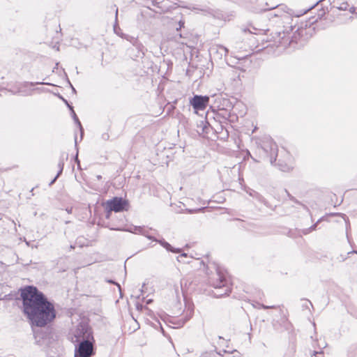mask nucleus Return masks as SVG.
Wrapping results in <instances>:
<instances>
[{
	"label": "nucleus",
	"mask_w": 357,
	"mask_h": 357,
	"mask_svg": "<svg viewBox=\"0 0 357 357\" xmlns=\"http://www.w3.org/2000/svg\"><path fill=\"white\" fill-rule=\"evenodd\" d=\"M96 178H97V179H98V181H100V180H101V179H102V176H101V175H98V176H96Z\"/></svg>",
	"instance_id": "obj_39"
},
{
	"label": "nucleus",
	"mask_w": 357,
	"mask_h": 357,
	"mask_svg": "<svg viewBox=\"0 0 357 357\" xmlns=\"http://www.w3.org/2000/svg\"><path fill=\"white\" fill-rule=\"evenodd\" d=\"M68 153H62L61 154V156H60V158H59V163H58V167H59V171L57 172V176H60L63 171V168H64V161L66 160H68Z\"/></svg>",
	"instance_id": "obj_14"
},
{
	"label": "nucleus",
	"mask_w": 357,
	"mask_h": 357,
	"mask_svg": "<svg viewBox=\"0 0 357 357\" xmlns=\"http://www.w3.org/2000/svg\"><path fill=\"white\" fill-rule=\"evenodd\" d=\"M243 31L244 32L248 31L249 33H252V31L251 30H250L249 29H243Z\"/></svg>",
	"instance_id": "obj_36"
},
{
	"label": "nucleus",
	"mask_w": 357,
	"mask_h": 357,
	"mask_svg": "<svg viewBox=\"0 0 357 357\" xmlns=\"http://www.w3.org/2000/svg\"><path fill=\"white\" fill-rule=\"evenodd\" d=\"M222 105L223 107H225L227 110H230L234 107L232 102L229 99H223Z\"/></svg>",
	"instance_id": "obj_18"
},
{
	"label": "nucleus",
	"mask_w": 357,
	"mask_h": 357,
	"mask_svg": "<svg viewBox=\"0 0 357 357\" xmlns=\"http://www.w3.org/2000/svg\"><path fill=\"white\" fill-rule=\"evenodd\" d=\"M156 243H158L162 247H163L167 252H171L173 253H180L181 252V248H176L173 247L171 244H169L167 241H166L164 238L152 240Z\"/></svg>",
	"instance_id": "obj_11"
},
{
	"label": "nucleus",
	"mask_w": 357,
	"mask_h": 357,
	"mask_svg": "<svg viewBox=\"0 0 357 357\" xmlns=\"http://www.w3.org/2000/svg\"><path fill=\"white\" fill-rule=\"evenodd\" d=\"M202 357H211V355H204V356H202Z\"/></svg>",
	"instance_id": "obj_44"
},
{
	"label": "nucleus",
	"mask_w": 357,
	"mask_h": 357,
	"mask_svg": "<svg viewBox=\"0 0 357 357\" xmlns=\"http://www.w3.org/2000/svg\"><path fill=\"white\" fill-rule=\"evenodd\" d=\"M217 279L213 282V287L215 290L224 289L223 293H213L214 297L219 298L225 295H229L231 291L229 286V281L225 274L222 273L219 268H217Z\"/></svg>",
	"instance_id": "obj_5"
},
{
	"label": "nucleus",
	"mask_w": 357,
	"mask_h": 357,
	"mask_svg": "<svg viewBox=\"0 0 357 357\" xmlns=\"http://www.w3.org/2000/svg\"><path fill=\"white\" fill-rule=\"evenodd\" d=\"M294 29L293 26H290L288 28H286L283 31V36H280V33H279V36L283 40H286L289 41L288 45L293 48H298L301 47L303 43L302 41L303 33L305 31L302 27H298L296 30L294 32L292 36H289V32L292 31Z\"/></svg>",
	"instance_id": "obj_4"
},
{
	"label": "nucleus",
	"mask_w": 357,
	"mask_h": 357,
	"mask_svg": "<svg viewBox=\"0 0 357 357\" xmlns=\"http://www.w3.org/2000/svg\"><path fill=\"white\" fill-rule=\"evenodd\" d=\"M180 256L177 257V261H179Z\"/></svg>",
	"instance_id": "obj_50"
},
{
	"label": "nucleus",
	"mask_w": 357,
	"mask_h": 357,
	"mask_svg": "<svg viewBox=\"0 0 357 357\" xmlns=\"http://www.w3.org/2000/svg\"><path fill=\"white\" fill-rule=\"evenodd\" d=\"M50 25L53 26L54 28V31L56 33L58 32V31L56 30V27L58 26V22L56 19H53L52 21L50 22Z\"/></svg>",
	"instance_id": "obj_21"
},
{
	"label": "nucleus",
	"mask_w": 357,
	"mask_h": 357,
	"mask_svg": "<svg viewBox=\"0 0 357 357\" xmlns=\"http://www.w3.org/2000/svg\"><path fill=\"white\" fill-rule=\"evenodd\" d=\"M310 232H311V231L310 229V227H308L307 229H304L302 230V233L304 235H307V234H310Z\"/></svg>",
	"instance_id": "obj_28"
},
{
	"label": "nucleus",
	"mask_w": 357,
	"mask_h": 357,
	"mask_svg": "<svg viewBox=\"0 0 357 357\" xmlns=\"http://www.w3.org/2000/svg\"><path fill=\"white\" fill-rule=\"evenodd\" d=\"M59 176H57V174L54 176V178L50 181V183H49V185L51 186L52 185H53L55 181L57 180V178H59Z\"/></svg>",
	"instance_id": "obj_30"
},
{
	"label": "nucleus",
	"mask_w": 357,
	"mask_h": 357,
	"mask_svg": "<svg viewBox=\"0 0 357 357\" xmlns=\"http://www.w3.org/2000/svg\"><path fill=\"white\" fill-rule=\"evenodd\" d=\"M350 253H356L357 254V251H352V252H348V254H350Z\"/></svg>",
	"instance_id": "obj_45"
},
{
	"label": "nucleus",
	"mask_w": 357,
	"mask_h": 357,
	"mask_svg": "<svg viewBox=\"0 0 357 357\" xmlns=\"http://www.w3.org/2000/svg\"><path fill=\"white\" fill-rule=\"evenodd\" d=\"M75 356L91 357L95 352L93 344L94 340L91 329L87 326L79 325L75 333Z\"/></svg>",
	"instance_id": "obj_2"
},
{
	"label": "nucleus",
	"mask_w": 357,
	"mask_h": 357,
	"mask_svg": "<svg viewBox=\"0 0 357 357\" xmlns=\"http://www.w3.org/2000/svg\"><path fill=\"white\" fill-rule=\"evenodd\" d=\"M251 158L255 161V162H259V160H255V158H253L252 156Z\"/></svg>",
	"instance_id": "obj_46"
},
{
	"label": "nucleus",
	"mask_w": 357,
	"mask_h": 357,
	"mask_svg": "<svg viewBox=\"0 0 357 357\" xmlns=\"http://www.w3.org/2000/svg\"><path fill=\"white\" fill-rule=\"evenodd\" d=\"M57 97L61 99L63 102H65V104L67 105V107L68 108H70V107H73L72 105H70L69 104V102H68V100L66 99H65L61 94L58 93L57 94Z\"/></svg>",
	"instance_id": "obj_22"
},
{
	"label": "nucleus",
	"mask_w": 357,
	"mask_h": 357,
	"mask_svg": "<svg viewBox=\"0 0 357 357\" xmlns=\"http://www.w3.org/2000/svg\"><path fill=\"white\" fill-rule=\"evenodd\" d=\"M107 282L108 283H110V284H114L117 285V286H118V287L120 289V285H119V283L115 282H114V280H107Z\"/></svg>",
	"instance_id": "obj_31"
},
{
	"label": "nucleus",
	"mask_w": 357,
	"mask_h": 357,
	"mask_svg": "<svg viewBox=\"0 0 357 357\" xmlns=\"http://www.w3.org/2000/svg\"><path fill=\"white\" fill-rule=\"evenodd\" d=\"M308 302H309V304L312 307V303L310 301H308Z\"/></svg>",
	"instance_id": "obj_49"
},
{
	"label": "nucleus",
	"mask_w": 357,
	"mask_h": 357,
	"mask_svg": "<svg viewBox=\"0 0 357 357\" xmlns=\"http://www.w3.org/2000/svg\"><path fill=\"white\" fill-rule=\"evenodd\" d=\"M114 32L121 38H125V34L122 32L119 23H118V8L116 9L115 12V22L113 26Z\"/></svg>",
	"instance_id": "obj_15"
},
{
	"label": "nucleus",
	"mask_w": 357,
	"mask_h": 357,
	"mask_svg": "<svg viewBox=\"0 0 357 357\" xmlns=\"http://www.w3.org/2000/svg\"><path fill=\"white\" fill-rule=\"evenodd\" d=\"M273 165L277 166L278 169L284 172H289L292 168V158L289 153H285L284 160L280 158Z\"/></svg>",
	"instance_id": "obj_9"
},
{
	"label": "nucleus",
	"mask_w": 357,
	"mask_h": 357,
	"mask_svg": "<svg viewBox=\"0 0 357 357\" xmlns=\"http://www.w3.org/2000/svg\"><path fill=\"white\" fill-rule=\"evenodd\" d=\"M180 256L177 257V261H179Z\"/></svg>",
	"instance_id": "obj_51"
},
{
	"label": "nucleus",
	"mask_w": 357,
	"mask_h": 357,
	"mask_svg": "<svg viewBox=\"0 0 357 357\" xmlns=\"http://www.w3.org/2000/svg\"><path fill=\"white\" fill-rule=\"evenodd\" d=\"M349 12L351 13H354L356 12V8L352 6L349 8Z\"/></svg>",
	"instance_id": "obj_32"
},
{
	"label": "nucleus",
	"mask_w": 357,
	"mask_h": 357,
	"mask_svg": "<svg viewBox=\"0 0 357 357\" xmlns=\"http://www.w3.org/2000/svg\"><path fill=\"white\" fill-rule=\"evenodd\" d=\"M75 145H76L77 144V137H75Z\"/></svg>",
	"instance_id": "obj_48"
},
{
	"label": "nucleus",
	"mask_w": 357,
	"mask_h": 357,
	"mask_svg": "<svg viewBox=\"0 0 357 357\" xmlns=\"http://www.w3.org/2000/svg\"><path fill=\"white\" fill-rule=\"evenodd\" d=\"M324 354V353H323V351H314L313 352V355H314V356H316L317 354Z\"/></svg>",
	"instance_id": "obj_33"
},
{
	"label": "nucleus",
	"mask_w": 357,
	"mask_h": 357,
	"mask_svg": "<svg viewBox=\"0 0 357 357\" xmlns=\"http://www.w3.org/2000/svg\"><path fill=\"white\" fill-rule=\"evenodd\" d=\"M185 22L183 20H180L178 22V27L176 28V31H179L181 28L184 27Z\"/></svg>",
	"instance_id": "obj_26"
},
{
	"label": "nucleus",
	"mask_w": 357,
	"mask_h": 357,
	"mask_svg": "<svg viewBox=\"0 0 357 357\" xmlns=\"http://www.w3.org/2000/svg\"><path fill=\"white\" fill-rule=\"evenodd\" d=\"M259 158L273 165L278 156V146L270 137L264 138L258 146Z\"/></svg>",
	"instance_id": "obj_3"
},
{
	"label": "nucleus",
	"mask_w": 357,
	"mask_h": 357,
	"mask_svg": "<svg viewBox=\"0 0 357 357\" xmlns=\"http://www.w3.org/2000/svg\"><path fill=\"white\" fill-rule=\"evenodd\" d=\"M129 206L128 200L121 197H114L112 199L107 200L105 203V208H109V211H113L115 213L127 211L129 209Z\"/></svg>",
	"instance_id": "obj_6"
},
{
	"label": "nucleus",
	"mask_w": 357,
	"mask_h": 357,
	"mask_svg": "<svg viewBox=\"0 0 357 357\" xmlns=\"http://www.w3.org/2000/svg\"><path fill=\"white\" fill-rule=\"evenodd\" d=\"M128 231L137 234H141L144 236L146 238H147L149 240H155V238L150 234H149L148 231L145 229L144 227L141 226H134L132 228H130L128 230Z\"/></svg>",
	"instance_id": "obj_12"
},
{
	"label": "nucleus",
	"mask_w": 357,
	"mask_h": 357,
	"mask_svg": "<svg viewBox=\"0 0 357 357\" xmlns=\"http://www.w3.org/2000/svg\"><path fill=\"white\" fill-rule=\"evenodd\" d=\"M137 310H142L143 308V306L142 305H137Z\"/></svg>",
	"instance_id": "obj_38"
},
{
	"label": "nucleus",
	"mask_w": 357,
	"mask_h": 357,
	"mask_svg": "<svg viewBox=\"0 0 357 357\" xmlns=\"http://www.w3.org/2000/svg\"><path fill=\"white\" fill-rule=\"evenodd\" d=\"M187 256V254L185 253V252H183L182 254L180 255V257H186Z\"/></svg>",
	"instance_id": "obj_41"
},
{
	"label": "nucleus",
	"mask_w": 357,
	"mask_h": 357,
	"mask_svg": "<svg viewBox=\"0 0 357 357\" xmlns=\"http://www.w3.org/2000/svg\"><path fill=\"white\" fill-rule=\"evenodd\" d=\"M69 109L71 111L72 117H73L75 124L79 128V131H80L81 137H82V136L84 135V128H83V127H82V126L81 124V122L79 121V120L76 113L75 112V111L73 109V107H70L69 108Z\"/></svg>",
	"instance_id": "obj_16"
},
{
	"label": "nucleus",
	"mask_w": 357,
	"mask_h": 357,
	"mask_svg": "<svg viewBox=\"0 0 357 357\" xmlns=\"http://www.w3.org/2000/svg\"><path fill=\"white\" fill-rule=\"evenodd\" d=\"M144 46L142 44L138 42L137 39H135V42L132 46L128 50V54L133 60L142 59L144 56Z\"/></svg>",
	"instance_id": "obj_8"
},
{
	"label": "nucleus",
	"mask_w": 357,
	"mask_h": 357,
	"mask_svg": "<svg viewBox=\"0 0 357 357\" xmlns=\"http://www.w3.org/2000/svg\"><path fill=\"white\" fill-rule=\"evenodd\" d=\"M208 102L209 97L207 96L195 95L190 98V104L196 112L204 110Z\"/></svg>",
	"instance_id": "obj_7"
},
{
	"label": "nucleus",
	"mask_w": 357,
	"mask_h": 357,
	"mask_svg": "<svg viewBox=\"0 0 357 357\" xmlns=\"http://www.w3.org/2000/svg\"><path fill=\"white\" fill-rule=\"evenodd\" d=\"M284 192L285 193L287 194V197H289V199L294 202V203L297 204H301V202H299L297 199H296L294 196H292L287 190L284 189Z\"/></svg>",
	"instance_id": "obj_19"
},
{
	"label": "nucleus",
	"mask_w": 357,
	"mask_h": 357,
	"mask_svg": "<svg viewBox=\"0 0 357 357\" xmlns=\"http://www.w3.org/2000/svg\"><path fill=\"white\" fill-rule=\"evenodd\" d=\"M228 52V49L222 45L213 46L209 50L210 56L215 61L222 60L227 56Z\"/></svg>",
	"instance_id": "obj_10"
},
{
	"label": "nucleus",
	"mask_w": 357,
	"mask_h": 357,
	"mask_svg": "<svg viewBox=\"0 0 357 357\" xmlns=\"http://www.w3.org/2000/svg\"><path fill=\"white\" fill-rule=\"evenodd\" d=\"M75 162H76V163L77 164V166L79 167V165H80V161H79V160L78 159L77 155H76V156H75Z\"/></svg>",
	"instance_id": "obj_34"
},
{
	"label": "nucleus",
	"mask_w": 357,
	"mask_h": 357,
	"mask_svg": "<svg viewBox=\"0 0 357 357\" xmlns=\"http://www.w3.org/2000/svg\"><path fill=\"white\" fill-rule=\"evenodd\" d=\"M275 307L274 305H271V306H269V305H265L264 304L261 305V308L264 309V310H266V309H273V308H275Z\"/></svg>",
	"instance_id": "obj_29"
},
{
	"label": "nucleus",
	"mask_w": 357,
	"mask_h": 357,
	"mask_svg": "<svg viewBox=\"0 0 357 357\" xmlns=\"http://www.w3.org/2000/svg\"><path fill=\"white\" fill-rule=\"evenodd\" d=\"M151 302H152V299H149V300H147V301H146V303H147V304H149V303H151Z\"/></svg>",
	"instance_id": "obj_43"
},
{
	"label": "nucleus",
	"mask_w": 357,
	"mask_h": 357,
	"mask_svg": "<svg viewBox=\"0 0 357 357\" xmlns=\"http://www.w3.org/2000/svg\"><path fill=\"white\" fill-rule=\"evenodd\" d=\"M192 317V313L190 312V313L189 317H188L185 320V321H184V322H185V321H187L188 320H189V319H190V317Z\"/></svg>",
	"instance_id": "obj_40"
},
{
	"label": "nucleus",
	"mask_w": 357,
	"mask_h": 357,
	"mask_svg": "<svg viewBox=\"0 0 357 357\" xmlns=\"http://www.w3.org/2000/svg\"><path fill=\"white\" fill-rule=\"evenodd\" d=\"M325 14L324 10H321V13H319V16H323Z\"/></svg>",
	"instance_id": "obj_35"
},
{
	"label": "nucleus",
	"mask_w": 357,
	"mask_h": 357,
	"mask_svg": "<svg viewBox=\"0 0 357 357\" xmlns=\"http://www.w3.org/2000/svg\"><path fill=\"white\" fill-rule=\"evenodd\" d=\"M180 256L177 257V261H179Z\"/></svg>",
	"instance_id": "obj_52"
},
{
	"label": "nucleus",
	"mask_w": 357,
	"mask_h": 357,
	"mask_svg": "<svg viewBox=\"0 0 357 357\" xmlns=\"http://www.w3.org/2000/svg\"><path fill=\"white\" fill-rule=\"evenodd\" d=\"M22 312L31 326L44 327L56 318L54 305L36 287L26 286L20 289Z\"/></svg>",
	"instance_id": "obj_1"
},
{
	"label": "nucleus",
	"mask_w": 357,
	"mask_h": 357,
	"mask_svg": "<svg viewBox=\"0 0 357 357\" xmlns=\"http://www.w3.org/2000/svg\"><path fill=\"white\" fill-rule=\"evenodd\" d=\"M113 211H109V208H105V218L109 219Z\"/></svg>",
	"instance_id": "obj_24"
},
{
	"label": "nucleus",
	"mask_w": 357,
	"mask_h": 357,
	"mask_svg": "<svg viewBox=\"0 0 357 357\" xmlns=\"http://www.w3.org/2000/svg\"><path fill=\"white\" fill-rule=\"evenodd\" d=\"M197 131L199 135H205L209 132L210 125L206 121H200L197 124Z\"/></svg>",
	"instance_id": "obj_13"
},
{
	"label": "nucleus",
	"mask_w": 357,
	"mask_h": 357,
	"mask_svg": "<svg viewBox=\"0 0 357 357\" xmlns=\"http://www.w3.org/2000/svg\"><path fill=\"white\" fill-rule=\"evenodd\" d=\"M192 10L202 11L205 15H213V10H211L209 8L206 7V6H202V7H195V6H193L192 8Z\"/></svg>",
	"instance_id": "obj_17"
},
{
	"label": "nucleus",
	"mask_w": 357,
	"mask_h": 357,
	"mask_svg": "<svg viewBox=\"0 0 357 357\" xmlns=\"http://www.w3.org/2000/svg\"><path fill=\"white\" fill-rule=\"evenodd\" d=\"M188 211L191 213H192L194 211V210H190H190H188Z\"/></svg>",
	"instance_id": "obj_47"
},
{
	"label": "nucleus",
	"mask_w": 357,
	"mask_h": 357,
	"mask_svg": "<svg viewBox=\"0 0 357 357\" xmlns=\"http://www.w3.org/2000/svg\"><path fill=\"white\" fill-rule=\"evenodd\" d=\"M320 221H321V220H317L315 224H314L310 227V229L311 232L313 231H315L317 229V226Z\"/></svg>",
	"instance_id": "obj_25"
},
{
	"label": "nucleus",
	"mask_w": 357,
	"mask_h": 357,
	"mask_svg": "<svg viewBox=\"0 0 357 357\" xmlns=\"http://www.w3.org/2000/svg\"><path fill=\"white\" fill-rule=\"evenodd\" d=\"M348 3L347 2L342 3L339 7L340 10H346L347 9Z\"/></svg>",
	"instance_id": "obj_23"
},
{
	"label": "nucleus",
	"mask_w": 357,
	"mask_h": 357,
	"mask_svg": "<svg viewBox=\"0 0 357 357\" xmlns=\"http://www.w3.org/2000/svg\"><path fill=\"white\" fill-rule=\"evenodd\" d=\"M67 81H68V84H69L70 87V88H71V89H72V92H73V93L76 94V93H77V91H76V89H75V87L73 86V84L70 83V80H69L68 79H67Z\"/></svg>",
	"instance_id": "obj_27"
},
{
	"label": "nucleus",
	"mask_w": 357,
	"mask_h": 357,
	"mask_svg": "<svg viewBox=\"0 0 357 357\" xmlns=\"http://www.w3.org/2000/svg\"><path fill=\"white\" fill-rule=\"evenodd\" d=\"M36 84H43V85H53L51 83H49V82H25L24 83V85L25 86H28V85H30V86H35Z\"/></svg>",
	"instance_id": "obj_20"
},
{
	"label": "nucleus",
	"mask_w": 357,
	"mask_h": 357,
	"mask_svg": "<svg viewBox=\"0 0 357 357\" xmlns=\"http://www.w3.org/2000/svg\"><path fill=\"white\" fill-rule=\"evenodd\" d=\"M158 3L156 1H153V6H158Z\"/></svg>",
	"instance_id": "obj_42"
},
{
	"label": "nucleus",
	"mask_w": 357,
	"mask_h": 357,
	"mask_svg": "<svg viewBox=\"0 0 357 357\" xmlns=\"http://www.w3.org/2000/svg\"><path fill=\"white\" fill-rule=\"evenodd\" d=\"M224 292V289H219V290H216V291H215L214 293H223Z\"/></svg>",
	"instance_id": "obj_37"
}]
</instances>
